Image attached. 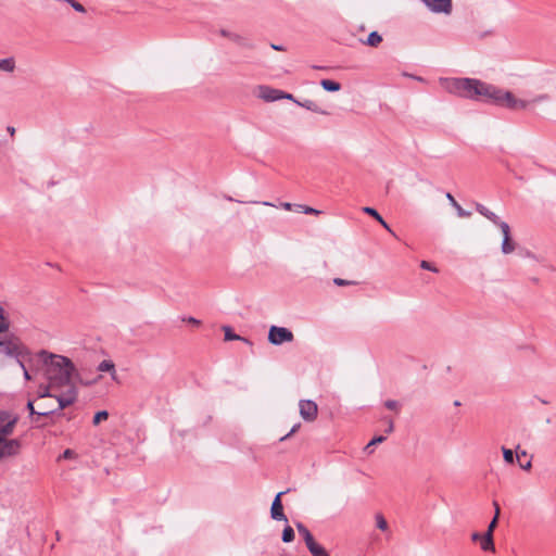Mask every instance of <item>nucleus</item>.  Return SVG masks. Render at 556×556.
I'll list each match as a JSON object with an SVG mask.
<instances>
[{"label": "nucleus", "instance_id": "22", "mask_svg": "<svg viewBox=\"0 0 556 556\" xmlns=\"http://www.w3.org/2000/svg\"><path fill=\"white\" fill-rule=\"evenodd\" d=\"M15 70L14 58L0 59V71L12 73Z\"/></svg>", "mask_w": 556, "mask_h": 556}, {"label": "nucleus", "instance_id": "42", "mask_svg": "<svg viewBox=\"0 0 556 556\" xmlns=\"http://www.w3.org/2000/svg\"><path fill=\"white\" fill-rule=\"evenodd\" d=\"M300 207L303 208V213L304 214H312V215L320 214V211H318L316 208H313V207H309V206L300 205Z\"/></svg>", "mask_w": 556, "mask_h": 556}, {"label": "nucleus", "instance_id": "13", "mask_svg": "<svg viewBox=\"0 0 556 556\" xmlns=\"http://www.w3.org/2000/svg\"><path fill=\"white\" fill-rule=\"evenodd\" d=\"M17 364L20 365V367L23 369L24 371V378L26 380H30L31 379V376L26 367V362H30V363H37L36 361V355H31L29 352H28V355H24L23 357H21L20 359L16 361Z\"/></svg>", "mask_w": 556, "mask_h": 556}, {"label": "nucleus", "instance_id": "30", "mask_svg": "<svg viewBox=\"0 0 556 556\" xmlns=\"http://www.w3.org/2000/svg\"><path fill=\"white\" fill-rule=\"evenodd\" d=\"M281 539L285 543L292 542L294 540V530L290 526H287L282 531Z\"/></svg>", "mask_w": 556, "mask_h": 556}, {"label": "nucleus", "instance_id": "9", "mask_svg": "<svg viewBox=\"0 0 556 556\" xmlns=\"http://www.w3.org/2000/svg\"><path fill=\"white\" fill-rule=\"evenodd\" d=\"M285 493H286L285 491L279 492L273 501L271 508H270V517L274 520H277V521H287L288 520L287 516L283 513V507H282V503H281V496Z\"/></svg>", "mask_w": 556, "mask_h": 556}, {"label": "nucleus", "instance_id": "1", "mask_svg": "<svg viewBox=\"0 0 556 556\" xmlns=\"http://www.w3.org/2000/svg\"><path fill=\"white\" fill-rule=\"evenodd\" d=\"M440 84L452 94L491 103L513 111L526 110L530 103H538L548 99L547 94L536 96L531 101L518 99L508 90L476 78H441Z\"/></svg>", "mask_w": 556, "mask_h": 556}, {"label": "nucleus", "instance_id": "37", "mask_svg": "<svg viewBox=\"0 0 556 556\" xmlns=\"http://www.w3.org/2000/svg\"><path fill=\"white\" fill-rule=\"evenodd\" d=\"M333 283L339 286V287H343V286L355 285L356 282L355 281H351V280H345V279H342V278H334L333 279Z\"/></svg>", "mask_w": 556, "mask_h": 556}, {"label": "nucleus", "instance_id": "28", "mask_svg": "<svg viewBox=\"0 0 556 556\" xmlns=\"http://www.w3.org/2000/svg\"><path fill=\"white\" fill-rule=\"evenodd\" d=\"M99 371H111L113 378H115V365L111 361H102L98 366Z\"/></svg>", "mask_w": 556, "mask_h": 556}, {"label": "nucleus", "instance_id": "53", "mask_svg": "<svg viewBox=\"0 0 556 556\" xmlns=\"http://www.w3.org/2000/svg\"><path fill=\"white\" fill-rule=\"evenodd\" d=\"M454 405L459 406L460 405L459 401H455Z\"/></svg>", "mask_w": 556, "mask_h": 556}, {"label": "nucleus", "instance_id": "46", "mask_svg": "<svg viewBox=\"0 0 556 556\" xmlns=\"http://www.w3.org/2000/svg\"><path fill=\"white\" fill-rule=\"evenodd\" d=\"M184 320L195 326H199L201 324V321L199 319H195L194 317H188Z\"/></svg>", "mask_w": 556, "mask_h": 556}, {"label": "nucleus", "instance_id": "25", "mask_svg": "<svg viewBox=\"0 0 556 556\" xmlns=\"http://www.w3.org/2000/svg\"><path fill=\"white\" fill-rule=\"evenodd\" d=\"M223 330L225 332V340L226 341L242 340V341H244V342H247L249 344L251 343L248 339H244V338L240 337L239 334H236L229 326H224Z\"/></svg>", "mask_w": 556, "mask_h": 556}, {"label": "nucleus", "instance_id": "11", "mask_svg": "<svg viewBox=\"0 0 556 556\" xmlns=\"http://www.w3.org/2000/svg\"><path fill=\"white\" fill-rule=\"evenodd\" d=\"M260 98L263 99L266 102H274L277 100H281V90L274 89L267 86L260 88Z\"/></svg>", "mask_w": 556, "mask_h": 556}, {"label": "nucleus", "instance_id": "49", "mask_svg": "<svg viewBox=\"0 0 556 556\" xmlns=\"http://www.w3.org/2000/svg\"><path fill=\"white\" fill-rule=\"evenodd\" d=\"M519 465H520V467H521L523 470H529V469L531 468V466H532V465H531V460H528V462H527V463H525V464L520 463Z\"/></svg>", "mask_w": 556, "mask_h": 556}, {"label": "nucleus", "instance_id": "41", "mask_svg": "<svg viewBox=\"0 0 556 556\" xmlns=\"http://www.w3.org/2000/svg\"><path fill=\"white\" fill-rule=\"evenodd\" d=\"M76 456V453L71 450V448H66L63 454L60 456V458H64V459H72Z\"/></svg>", "mask_w": 556, "mask_h": 556}, {"label": "nucleus", "instance_id": "14", "mask_svg": "<svg viewBox=\"0 0 556 556\" xmlns=\"http://www.w3.org/2000/svg\"><path fill=\"white\" fill-rule=\"evenodd\" d=\"M295 103L299 105V106H302V108H305L306 110L308 111H312L314 113H319V114H324V115H327L328 112L325 111V110H321L318 104L312 100H304V101H295Z\"/></svg>", "mask_w": 556, "mask_h": 556}, {"label": "nucleus", "instance_id": "51", "mask_svg": "<svg viewBox=\"0 0 556 556\" xmlns=\"http://www.w3.org/2000/svg\"><path fill=\"white\" fill-rule=\"evenodd\" d=\"M8 132H9L11 136H13V135L15 134V128H14V127H12V126H9V127H8Z\"/></svg>", "mask_w": 556, "mask_h": 556}, {"label": "nucleus", "instance_id": "7", "mask_svg": "<svg viewBox=\"0 0 556 556\" xmlns=\"http://www.w3.org/2000/svg\"><path fill=\"white\" fill-rule=\"evenodd\" d=\"M434 14L450 15L453 11L452 0H420Z\"/></svg>", "mask_w": 556, "mask_h": 556}, {"label": "nucleus", "instance_id": "52", "mask_svg": "<svg viewBox=\"0 0 556 556\" xmlns=\"http://www.w3.org/2000/svg\"><path fill=\"white\" fill-rule=\"evenodd\" d=\"M282 206L286 208V210H290L291 208V204L290 203H283Z\"/></svg>", "mask_w": 556, "mask_h": 556}, {"label": "nucleus", "instance_id": "35", "mask_svg": "<svg viewBox=\"0 0 556 556\" xmlns=\"http://www.w3.org/2000/svg\"><path fill=\"white\" fill-rule=\"evenodd\" d=\"M64 2L68 3L77 12H80V13L86 12V9L84 8V5L80 4L79 2H77L76 0H64Z\"/></svg>", "mask_w": 556, "mask_h": 556}, {"label": "nucleus", "instance_id": "10", "mask_svg": "<svg viewBox=\"0 0 556 556\" xmlns=\"http://www.w3.org/2000/svg\"><path fill=\"white\" fill-rule=\"evenodd\" d=\"M219 34L223 37H226V38L230 39L231 41L236 42L238 46H240L242 48H247V49H253L254 48V45L249 39L242 37L239 34L231 33V31H228L226 29H220Z\"/></svg>", "mask_w": 556, "mask_h": 556}, {"label": "nucleus", "instance_id": "44", "mask_svg": "<svg viewBox=\"0 0 556 556\" xmlns=\"http://www.w3.org/2000/svg\"><path fill=\"white\" fill-rule=\"evenodd\" d=\"M446 199L448 200V202L451 203V205L454 207L458 202L455 200V198L453 197L452 193L447 192L445 194Z\"/></svg>", "mask_w": 556, "mask_h": 556}, {"label": "nucleus", "instance_id": "34", "mask_svg": "<svg viewBox=\"0 0 556 556\" xmlns=\"http://www.w3.org/2000/svg\"><path fill=\"white\" fill-rule=\"evenodd\" d=\"M502 452H503V457H504V460L507 463V464H514L515 462V456H514V452L509 448H506V447H502Z\"/></svg>", "mask_w": 556, "mask_h": 556}, {"label": "nucleus", "instance_id": "39", "mask_svg": "<svg viewBox=\"0 0 556 556\" xmlns=\"http://www.w3.org/2000/svg\"><path fill=\"white\" fill-rule=\"evenodd\" d=\"M420 267L422 269H427V270H431L433 273H437L438 271V268L434 267L431 263L427 262V261H421L420 263Z\"/></svg>", "mask_w": 556, "mask_h": 556}, {"label": "nucleus", "instance_id": "12", "mask_svg": "<svg viewBox=\"0 0 556 556\" xmlns=\"http://www.w3.org/2000/svg\"><path fill=\"white\" fill-rule=\"evenodd\" d=\"M480 548L483 552H495L493 535L490 532L483 533V538H481L480 541Z\"/></svg>", "mask_w": 556, "mask_h": 556}, {"label": "nucleus", "instance_id": "40", "mask_svg": "<svg viewBox=\"0 0 556 556\" xmlns=\"http://www.w3.org/2000/svg\"><path fill=\"white\" fill-rule=\"evenodd\" d=\"M382 420L388 424L386 432L391 433L394 430L393 420L390 417H383Z\"/></svg>", "mask_w": 556, "mask_h": 556}, {"label": "nucleus", "instance_id": "27", "mask_svg": "<svg viewBox=\"0 0 556 556\" xmlns=\"http://www.w3.org/2000/svg\"><path fill=\"white\" fill-rule=\"evenodd\" d=\"M27 409L29 410V414L30 415H37V416H50L52 414H54L58 409H48V410H42V412H36L35 408H34V402L33 401H28L27 402Z\"/></svg>", "mask_w": 556, "mask_h": 556}, {"label": "nucleus", "instance_id": "21", "mask_svg": "<svg viewBox=\"0 0 556 556\" xmlns=\"http://www.w3.org/2000/svg\"><path fill=\"white\" fill-rule=\"evenodd\" d=\"M313 556H330L328 552L319 544L314 541L306 546Z\"/></svg>", "mask_w": 556, "mask_h": 556}, {"label": "nucleus", "instance_id": "48", "mask_svg": "<svg viewBox=\"0 0 556 556\" xmlns=\"http://www.w3.org/2000/svg\"><path fill=\"white\" fill-rule=\"evenodd\" d=\"M281 96H282V99H288V100H291L295 103V99L293 98V96L291 93H287L285 91L281 90Z\"/></svg>", "mask_w": 556, "mask_h": 556}, {"label": "nucleus", "instance_id": "33", "mask_svg": "<svg viewBox=\"0 0 556 556\" xmlns=\"http://www.w3.org/2000/svg\"><path fill=\"white\" fill-rule=\"evenodd\" d=\"M502 231L503 238L510 237V227L506 222L498 219L497 224H495Z\"/></svg>", "mask_w": 556, "mask_h": 556}, {"label": "nucleus", "instance_id": "54", "mask_svg": "<svg viewBox=\"0 0 556 556\" xmlns=\"http://www.w3.org/2000/svg\"><path fill=\"white\" fill-rule=\"evenodd\" d=\"M264 205H271L269 202H263Z\"/></svg>", "mask_w": 556, "mask_h": 556}, {"label": "nucleus", "instance_id": "20", "mask_svg": "<svg viewBox=\"0 0 556 556\" xmlns=\"http://www.w3.org/2000/svg\"><path fill=\"white\" fill-rule=\"evenodd\" d=\"M382 42V36L378 31H371L364 41L369 47H378Z\"/></svg>", "mask_w": 556, "mask_h": 556}, {"label": "nucleus", "instance_id": "15", "mask_svg": "<svg viewBox=\"0 0 556 556\" xmlns=\"http://www.w3.org/2000/svg\"><path fill=\"white\" fill-rule=\"evenodd\" d=\"M476 210L479 214H481L482 216H484L485 218H488L490 222H492L493 224H497L498 222V216L493 213L492 211H490L486 206H484L483 204L481 203H476Z\"/></svg>", "mask_w": 556, "mask_h": 556}, {"label": "nucleus", "instance_id": "5", "mask_svg": "<svg viewBox=\"0 0 556 556\" xmlns=\"http://www.w3.org/2000/svg\"><path fill=\"white\" fill-rule=\"evenodd\" d=\"M294 336L286 327L271 326L268 331V341L274 345H280L285 342H291Z\"/></svg>", "mask_w": 556, "mask_h": 556}, {"label": "nucleus", "instance_id": "29", "mask_svg": "<svg viewBox=\"0 0 556 556\" xmlns=\"http://www.w3.org/2000/svg\"><path fill=\"white\" fill-rule=\"evenodd\" d=\"M386 441V437L384 435H378V437H375L366 446H365V452L368 453V454H371L374 452V446H376V444H379V443H382Z\"/></svg>", "mask_w": 556, "mask_h": 556}, {"label": "nucleus", "instance_id": "6", "mask_svg": "<svg viewBox=\"0 0 556 556\" xmlns=\"http://www.w3.org/2000/svg\"><path fill=\"white\" fill-rule=\"evenodd\" d=\"M17 424V417L9 412L0 410V438L11 435Z\"/></svg>", "mask_w": 556, "mask_h": 556}, {"label": "nucleus", "instance_id": "45", "mask_svg": "<svg viewBox=\"0 0 556 556\" xmlns=\"http://www.w3.org/2000/svg\"><path fill=\"white\" fill-rule=\"evenodd\" d=\"M527 455V452L523 450H520V446L518 445L516 448V457L520 459V457H525Z\"/></svg>", "mask_w": 556, "mask_h": 556}, {"label": "nucleus", "instance_id": "2", "mask_svg": "<svg viewBox=\"0 0 556 556\" xmlns=\"http://www.w3.org/2000/svg\"><path fill=\"white\" fill-rule=\"evenodd\" d=\"M36 361L43 366V372L47 381L54 387L59 393L53 394L58 401V409L62 410L74 404L78 396V391L73 382V374L76 368L73 362L63 355L50 353L41 350L36 354Z\"/></svg>", "mask_w": 556, "mask_h": 556}, {"label": "nucleus", "instance_id": "38", "mask_svg": "<svg viewBox=\"0 0 556 556\" xmlns=\"http://www.w3.org/2000/svg\"><path fill=\"white\" fill-rule=\"evenodd\" d=\"M454 207L459 217H469L471 215L469 211H465L458 203Z\"/></svg>", "mask_w": 556, "mask_h": 556}, {"label": "nucleus", "instance_id": "47", "mask_svg": "<svg viewBox=\"0 0 556 556\" xmlns=\"http://www.w3.org/2000/svg\"><path fill=\"white\" fill-rule=\"evenodd\" d=\"M481 538H483V534L479 533V532H473L471 534V540L473 542H480L481 541Z\"/></svg>", "mask_w": 556, "mask_h": 556}, {"label": "nucleus", "instance_id": "43", "mask_svg": "<svg viewBox=\"0 0 556 556\" xmlns=\"http://www.w3.org/2000/svg\"><path fill=\"white\" fill-rule=\"evenodd\" d=\"M300 428V424H296L292 427V429L286 434L283 435L280 441H285L287 440L289 437H291L293 433H295Z\"/></svg>", "mask_w": 556, "mask_h": 556}, {"label": "nucleus", "instance_id": "3", "mask_svg": "<svg viewBox=\"0 0 556 556\" xmlns=\"http://www.w3.org/2000/svg\"><path fill=\"white\" fill-rule=\"evenodd\" d=\"M0 354L14 357L17 361L24 355H28V350L22 344L18 337L8 331L0 336Z\"/></svg>", "mask_w": 556, "mask_h": 556}, {"label": "nucleus", "instance_id": "36", "mask_svg": "<svg viewBox=\"0 0 556 556\" xmlns=\"http://www.w3.org/2000/svg\"><path fill=\"white\" fill-rule=\"evenodd\" d=\"M384 406L390 410H399L400 408V404L395 400H387L384 402Z\"/></svg>", "mask_w": 556, "mask_h": 556}, {"label": "nucleus", "instance_id": "32", "mask_svg": "<svg viewBox=\"0 0 556 556\" xmlns=\"http://www.w3.org/2000/svg\"><path fill=\"white\" fill-rule=\"evenodd\" d=\"M376 526L381 531H387L388 530V522H387L386 518L381 514H377L376 515Z\"/></svg>", "mask_w": 556, "mask_h": 556}, {"label": "nucleus", "instance_id": "18", "mask_svg": "<svg viewBox=\"0 0 556 556\" xmlns=\"http://www.w3.org/2000/svg\"><path fill=\"white\" fill-rule=\"evenodd\" d=\"M363 212L374 217L377 222H379L388 231L392 232L391 228L387 224V222L382 218V216L378 213L377 210L370 206L363 207Z\"/></svg>", "mask_w": 556, "mask_h": 556}, {"label": "nucleus", "instance_id": "16", "mask_svg": "<svg viewBox=\"0 0 556 556\" xmlns=\"http://www.w3.org/2000/svg\"><path fill=\"white\" fill-rule=\"evenodd\" d=\"M11 321L9 314L5 309L0 305V336L7 333L10 330Z\"/></svg>", "mask_w": 556, "mask_h": 556}, {"label": "nucleus", "instance_id": "17", "mask_svg": "<svg viewBox=\"0 0 556 556\" xmlns=\"http://www.w3.org/2000/svg\"><path fill=\"white\" fill-rule=\"evenodd\" d=\"M295 527H296L299 534L303 538L306 546H308L311 543H313L315 541V539L312 535V533L309 532V530L302 522H296Z\"/></svg>", "mask_w": 556, "mask_h": 556}, {"label": "nucleus", "instance_id": "4", "mask_svg": "<svg viewBox=\"0 0 556 556\" xmlns=\"http://www.w3.org/2000/svg\"><path fill=\"white\" fill-rule=\"evenodd\" d=\"M22 443L18 439L0 438V460L20 454Z\"/></svg>", "mask_w": 556, "mask_h": 556}, {"label": "nucleus", "instance_id": "24", "mask_svg": "<svg viewBox=\"0 0 556 556\" xmlns=\"http://www.w3.org/2000/svg\"><path fill=\"white\" fill-rule=\"evenodd\" d=\"M501 249L504 254H510L515 251L516 243L511 240L510 237H505V238H503Z\"/></svg>", "mask_w": 556, "mask_h": 556}, {"label": "nucleus", "instance_id": "31", "mask_svg": "<svg viewBox=\"0 0 556 556\" xmlns=\"http://www.w3.org/2000/svg\"><path fill=\"white\" fill-rule=\"evenodd\" d=\"M109 418V413L106 410H100L94 414L92 424L94 426L99 425L102 420H106Z\"/></svg>", "mask_w": 556, "mask_h": 556}, {"label": "nucleus", "instance_id": "50", "mask_svg": "<svg viewBox=\"0 0 556 556\" xmlns=\"http://www.w3.org/2000/svg\"><path fill=\"white\" fill-rule=\"evenodd\" d=\"M271 48L274 50H277V51H282L283 50V47L282 46H278V45H271Z\"/></svg>", "mask_w": 556, "mask_h": 556}, {"label": "nucleus", "instance_id": "8", "mask_svg": "<svg viewBox=\"0 0 556 556\" xmlns=\"http://www.w3.org/2000/svg\"><path fill=\"white\" fill-rule=\"evenodd\" d=\"M300 415L306 421H313L317 417V404L311 400H301L299 403Z\"/></svg>", "mask_w": 556, "mask_h": 556}, {"label": "nucleus", "instance_id": "23", "mask_svg": "<svg viewBox=\"0 0 556 556\" xmlns=\"http://www.w3.org/2000/svg\"><path fill=\"white\" fill-rule=\"evenodd\" d=\"M321 87L329 92H336L341 89V85L338 81L330 80V79H323L320 81Z\"/></svg>", "mask_w": 556, "mask_h": 556}, {"label": "nucleus", "instance_id": "19", "mask_svg": "<svg viewBox=\"0 0 556 556\" xmlns=\"http://www.w3.org/2000/svg\"><path fill=\"white\" fill-rule=\"evenodd\" d=\"M60 391H55L54 387L50 386V382L46 386H40L38 389V396L39 397H54L53 394L59 393Z\"/></svg>", "mask_w": 556, "mask_h": 556}, {"label": "nucleus", "instance_id": "26", "mask_svg": "<svg viewBox=\"0 0 556 556\" xmlns=\"http://www.w3.org/2000/svg\"><path fill=\"white\" fill-rule=\"evenodd\" d=\"M494 507H495V514H494V517L493 519L490 521L489 526H488V529L485 532H490L492 535L494 533V530L497 526V522H498V517H500V506L496 502L493 503Z\"/></svg>", "mask_w": 556, "mask_h": 556}]
</instances>
